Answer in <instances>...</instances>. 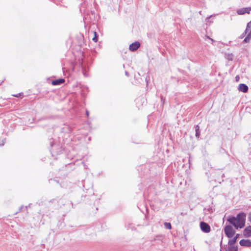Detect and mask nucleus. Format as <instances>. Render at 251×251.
I'll list each match as a JSON object with an SVG mask.
<instances>
[{
    "label": "nucleus",
    "instance_id": "f257e3e1",
    "mask_svg": "<svg viewBox=\"0 0 251 251\" xmlns=\"http://www.w3.org/2000/svg\"><path fill=\"white\" fill-rule=\"evenodd\" d=\"M227 221L232 225L236 229L243 228L245 225L246 215L244 213H241L236 217H229Z\"/></svg>",
    "mask_w": 251,
    "mask_h": 251
},
{
    "label": "nucleus",
    "instance_id": "f03ea898",
    "mask_svg": "<svg viewBox=\"0 0 251 251\" xmlns=\"http://www.w3.org/2000/svg\"><path fill=\"white\" fill-rule=\"evenodd\" d=\"M225 233L228 238H232L235 234V231L230 225L226 226L224 229Z\"/></svg>",
    "mask_w": 251,
    "mask_h": 251
},
{
    "label": "nucleus",
    "instance_id": "7ed1b4c3",
    "mask_svg": "<svg viewBox=\"0 0 251 251\" xmlns=\"http://www.w3.org/2000/svg\"><path fill=\"white\" fill-rule=\"evenodd\" d=\"M200 226L201 230L205 233H208L210 231V227L208 224L201 222L200 223Z\"/></svg>",
    "mask_w": 251,
    "mask_h": 251
},
{
    "label": "nucleus",
    "instance_id": "20e7f679",
    "mask_svg": "<svg viewBox=\"0 0 251 251\" xmlns=\"http://www.w3.org/2000/svg\"><path fill=\"white\" fill-rule=\"evenodd\" d=\"M251 11V7L242 8L237 10V13L238 15H244L246 13L250 14Z\"/></svg>",
    "mask_w": 251,
    "mask_h": 251
},
{
    "label": "nucleus",
    "instance_id": "39448f33",
    "mask_svg": "<svg viewBox=\"0 0 251 251\" xmlns=\"http://www.w3.org/2000/svg\"><path fill=\"white\" fill-rule=\"evenodd\" d=\"M140 44L139 42H135L133 43H132L131 45H130L129 47V49L130 50L132 51H134L136 50L139 47H140Z\"/></svg>",
    "mask_w": 251,
    "mask_h": 251
},
{
    "label": "nucleus",
    "instance_id": "423d86ee",
    "mask_svg": "<svg viewBox=\"0 0 251 251\" xmlns=\"http://www.w3.org/2000/svg\"><path fill=\"white\" fill-rule=\"evenodd\" d=\"M243 235L247 238L251 236V226H248L244 229L243 230Z\"/></svg>",
    "mask_w": 251,
    "mask_h": 251
},
{
    "label": "nucleus",
    "instance_id": "0eeeda50",
    "mask_svg": "<svg viewBox=\"0 0 251 251\" xmlns=\"http://www.w3.org/2000/svg\"><path fill=\"white\" fill-rule=\"evenodd\" d=\"M239 243L241 246L251 247V241L249 240H241Z\"/></svg>",
    "mask_w": 251,
    "mask_h": 251
},
{
    "label": "nucleus",
    "instance_id": "6e6552de",
    "mask_svg": "<svg viewBox=\"0 0 251 251\" xmlns=\"http://www.w3.org/2000/svg\"><path fill=\"white\" fill-rule=\"evenodd\" d=\"M238 90L244 93H246L248 90V87L245 84H240L238 86Z\"/></svg>",
    "mask_w": 251,
    "mask_h": 251
},
{
    "label": "nucleus",
    "instance_id": "1a4fd4ad",
    "mask_svg": "<svg viewBox=\"0 0 251 251\" xmlns=\"http://www.w3.org/2000/svg\"><path fill=\"white\" fill-rule=\"evenodd\" d=\"M238 248L237 246L231 245H228V246L226 249V251H237Z\"/></svg>",
    "mask_w": 251,
    "mask_h": 251
},
{
    "label": "nucleus",
    "instance_id": "9d476101",
    "mask_svg": "<svg viewBox=\"0 0 251 251\" xmlns=\"http://www.w3.org/2000/svg\"><path fill=\"white\" fill-rule=\"evenodd\" d=\"M247 35L243 41L244 43H249L251 39V30L247 33Z\"/></svg>",
    "mask_w": 251,
    "mask_h": 251
},
{
    "label": "nucleus",
    "instance_id": "9b49d317",
    "mask_svg": "<svg viewBox=\"0 0 251 251\" xmlns=\"http://www.w3.org/2000/svg\"><path fill=\"white\" fill-rule=\"evenodd\" d=\"M64 82V79H57V80H55L52 81V84L53 85H56L60 84Z\"/></svg>",
    "mask_w": 251,
    "mask_h": 251
},
{
    "label": "nucleus",
    "instance_id": "f8f14e48",
    "mask_svg": "<svg viewBox=\"0 0 251 251\" xmlns=\"http://www.w3.org/2000/svg\"><path fill=\"white\" fill-rule=\"evenodd\" d=\"M238 236L239 234H237L234 238H233L232 239L229 240L228 241V245H234L237 241V239L238 238Z\"/></svg>",
    "mask_w": 251,
    "mask_h": 251
},
{
    "label": "nucleus",
    "instance_id": "ddd939ff",
    "mask_svg": "<svg viewBox=\"0 0 251 251\" xmlns=\"http://www.w3.org/2000/svg\"><path fill=\"white\" fill-rule=\"evenodd\" d=\"M249 30H251V21L248 23L247 25L246 29L245 30V33L248 32Z\"/></svg>",
    "mask_w": 251,
    "mask_h": 251
},
{
    "label": "nucleus",
    "instance_id": "4468645a",
    "mask_svg": "<svg viewBox=\"0 0 251 251\" xmlns=\"http://www.w3.org/2000/svg\"><path fill=\"white\" fill-rule=\"evenodd\" d=\"M195 130H196V137L199 138L200 136V132L199 130V127L198 126H196Z\"/></svg>",
    "mask_w": 251,
    "mask_h": 251
},
{
    "label": "nucleus",
    "instance_id": "2eb2a0df",
    "mask_svg": "<svg viewBox=\"0 0 251 251\" xmlns=\"http://www.w3.org/2000/svg\"><path fill=\"white\" fill-rule=\"evenodd\" d=\"M164 226L166 228L170 229L172 228L171 225L170 223H165Z\"/></svg>",
    "mask_w": 251,
    "mask_h": 251
},
{
    "label": "nucleus",
    "instance_id": "dca6fc26",
    "mask_svg": "<svg viewBox=\"0 0 251 251\" xmlns=\"http://www.w3.org/2000/svg\"><path fill=\"white\" fill-rule=\"evenodd\" d=\"M95 36L93 38L92 40L95 42H97L98 41V38L97 36V33L96 32H94Z\"/></svg>",
    "mask_w": 251,
    "mask_h": 251
},
{
    "label": "nucleus",
    "instance_id": "f3484780",
    "mask_svg": "<svg viewBox=\"0 0 251 251\" xmlns=\"http://www.w3.org/2000/svg\"><path fill=\"white\" fill-rule=\"evenodd\" d=\"M249 220L251 223V212L249 214Z\"/></svg>",
    "mask_w": 251,
    "mask_h": 251
},
{
    "label": "nucleus",
    "instance_id": "a211bd4d",
    "mask_svg": "<svg viewBox=\"0 0 251 251\" xmlns=\"http://www.w3.org/2000/svg\"><path fill=\"white\" fill-rule=\"evenodd\" d=\"M247 33H245V31L241 35V38H242L245 36Z\"/></svg>",
    "mask_w": 251,
    "mask_h": 251
},
{
    "label": "nucleus",
    "instance_id": "6ab92c4d",
    "mask_svg": "<svg viewBox=\"0 0 251 251\" xmlns=\"http://www.w3.org/2000/svg\"><path fill=\"white\" fill-rule=\"evenodd\" d=\"M238 78H239V76H236V80H238Z\"/></svg>",
    "mask_w": 251,
    "mask_h": 251
},
{
    "label": "nucleus",
    "instance_id": "aec40b11",
    "mask_svg": "<svg viewBox=\"0 0 251 251\" xmlns=\"http://www.w3.org/2000/svg\"><path fill=\"white\" fill-rule=\"evenodd\" d=\"M86 114H87V116H88L89 113H88V111L86 112Z\"/></svg>",
    "mask_w": 251,
    "mask_h": 251
},
{
    "label": "nucleus",
    "instance_id": "412c9836",
    "mask_svg": "<svg viewBox=\"0 0 251 251\" xmlns=\"http://www.w3.org/2000/svg\"><path fill=\"white\" fill-rule=\"evenodd\" d=\"M14 96H15V97H18V95H15Z\"/></svg>",
    "mask_w": 251,
    "mask_h": 251
}]
</instances>
